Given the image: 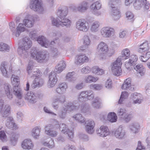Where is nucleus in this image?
I'll return each instance as SVG.
<instances>
[{"label":"nucleus","instance_id":"nucleus-1","mask_svg":"<svg viewBox=\"0 0 150 150\" xmlns=\"http://www.w3.org/2000/svg\"><path fill=\"white\" fill-rule=\"evenodd\" d=\"M32 45V42L28 37L24 38L22 43L18 49V53L24 58L28 57L29 55L28 50Z\"/></svg>","mask_w":150,"mask_h":150},{"label":"nucleus","instance_id":"nucleus-2","mask_svg":"<svg viewBox=\"0 0 150 150\" xmlns=\"http://www.w3.org/2000/svg\"><path fill=\"white\" fill-rule=\"evenodd\" d=\"M31 57L40 63L47 61L48 59L47 52L46 51L38 52L35 48H33L30 53Z\"/></svg>","mask_w":150,"mask_h":150},{"label":"nucleus","instance_id":"nucleus-3","mask_svg":"<svg viewBox=\"0 0 150 150\" xmlns=\"http://www.w3.org/2000/svg\"><path fill=\"white\" fill-rule=\"evenodd\" d=\"M94 98V92L91 90L84 91L80 92L78 96L77 100L81 102L92 100Z\"/></svg>","mask_w":150,"mask_h":150},{"label":"nucleus","instance_id":"nucleus-4","mask_svg":"<svg viewBox=\"0 0 150 150\" xmlns=\"http://www.w3.org/2000/svg\"><path fill=\"white\" fill-rule=\"evenodd\" d=\"M122 64V57L119 56L111 65V70L114 75L118 76L121 74V67Z\"/></svg>","mask_w":150,"mask_h":150},{"label":"nucleus","instance_id":"nucleus-5","mask_svg":"<svg viewBox=\"0 0 150 150\" xmlns=\"http://www.w3.org/2000/svg\"><path fill=\"white\" fill-rule=\"evenodd\" d=\"M30 7L32 10L42 13L44 11L42 4L40 0H30Z\"/></svg>","mask_w":150,"mask_h":150},{"label":"nucleus","instance_id":"nucleus-6","mask_svg":"<svg viewBox=\"0 0 150 150\" xmlns=\"http://www.w3.org/2000/svg\"><path fill=\"white\" fill-rule=\"evenodd\" d=\"M4 100H0V113L1 114L2 117L6 118L11 114V109L9 105H4Z\"/></svg>","mask_w":150,"mask_h":150},{"label":"nucleus","instance_id":"nucleus-7","mask_svg":"<svg viewBox=\"0 0 150 150\" xmlns=\"http://www.w3.org/2000/svg\"><path fill=\"white\" fill-rule=\"evenodd\" d=\"M100 35L104 38H110L114 36L115 34L114 29L110 26L103 27L100 31Z\"/></svg>","mask_w":150,"mask_h":150},{"label":"nucleus","instance_id":"nucleus-8","mask_svg":"<svg viewBox=\"0 0 150 150\" xmlns=\"http://www.w3.org/2000/svg\"><path fill=\"white\" fill-rule=\"evenodd\" d=\"M76 27L78 30L86 32L89 28L88 23L83 19H79L76 23Z\"/></svg>","mask_w":150,"mask_h":150},{"label":"nucleus","instance_id":"nucleus-9","mask_svg":"<svg viewBox=\"0 0 150 150\" xmlns=\"http://www.w3.org/2000/svg\"><path fill=\"white\" fill-rule=\"evenodd\" d=\"M37 41L42 46L46 48H48L49 46L52 47L53 45L55 44V42L54 41L50 43L45 37L42 35L39 36L37 38Z\"/></svg>","mask_w":150,"mask_h":150},{"label":"nucleus","instance_id":"nucleus-10","mask_svg":"<svg viewBox=\"0 0 150 150\" xmlns=\"http://www.w3.org/2000/svg\"><path fill=\"white\" fill-rule=\"evenodd\" d=\"M117 5L112 4V2L111 1L108 2V5L111 8V16L113 19L115 20H118L121 16V14L119 10L115 7Z\"/></svg>","mask_w":150,"mask_h":150},{"label":"nucleus","instance_id":"nucleus-11","mask_svg":"<svg viewBox=\"0 0 150 150\" xmlns=\"http://www.w3.org/2000/svg\"><path fill=\"white\" fill-rule=\"evenodd\" d=\"M65 101L66 97L64 95L56 96L53 98L52 105L54 109L57 110L59 108L58 103L62 104Z\"/></svg>","mask_w":150,"mask_h":150},{"label":"nucleus","instance_id":"nucleus-12","mask_svg":"<svg viewBox=\"0 0 150 150\" xmlns=\"http://www.w3.org/2000/svg\"><path fill=\"white\" fill-rule=\"evenodd\" d=\"M8 69L9 72H11L12 67L11 64L10 63L6 62H3L1 64V70L2 75L6 78L9 77L8 73L7 70Z\"/></svg>","mask_w":150,"mask_h":150},{"label":"nucleus","instance_id":"nucleus-13","mask_svg":"<svg viewBox=\"0 0 150 150\" xmlns=\"http://www.w3.org/2000/svg\"><path fill=\"white\" fill-rule=\"evenodd\" d=\"M144 5V9L145 10L149 9L150 4L146 0H136L133 4L134 8L137 9H140Z\"/></svg>","mask_w":150,"mask_h":150},{"label":"nucleus","instance_id":"nucleus-14","mask_svg":"<svg viewBox=\"0 0 150 150\" xmlns=\"http://www.w3.org/2000/svg\"><path fill=\"white\" fill-rule=\"evenodd\" d=\"M97 50L99 54L103 56L108 52V46L106 43L102 41L97 46Z\"/></svg>","mask_w":150,"mask_h":150},{"label":"nucleus","instance_id":"nucleus-15","mask_svg":"<svg viewBox=\"0 0 150 150\" xmlns=\"http://www.w3.org/2000/svg\"><path fill=\"white\" fill-rule=\"evenodd\" d=\"M56 75V74L53 71L51 72L50 74L47 84L48 88H52L56 84L57 81Z\"/></svg>","mask_w":150,"mask_h":150},{"label":"nucleus","instance_id":"nucleus-16","mask_svg":"<svg viewBox=\"0 0 150 150\" xmlns=\"http://www.w3.org/2000/svg\"><path fill=\"white\" fill-rule=\"evenodd\" d=\"M88 7V3L85 1L80 3L78 6H73L71 7V9L75 11H79L81 13H84L86 11Z\"/></svg>","mask_w":150,"mask_h":150},{"label":"nucleus","instance_id":"nucleus-17","mask_svg":"<svg viewBox=\"0 0 150 150\" xmlns=\"http://www.w3.org/2000/svg\"><path fill=\"white\" fill-rule=\"evenodd\" d=\"M138 57L137 55L135 54L132 55L129 59L125 62V67L129 71L131 70V67L135 64V63L137 61Z\"/></svg>","mask_w":150,"mask_h":150},{"label":"nucleus","instance_id":"nucleus-18","mask_svg":"<svg viewBox=\"0 0 150 150\" xmlns=\"http://www.w3.org/2000/svg\"><path fill=\"white\" fill-rule=\"evenodd\" d=\"M89 61V58L86 56L85 54L81 53L76 56L75 62L78 65H81Z\"/></svg>","mask_w":150,"mask_h":150},{"label":"nucleus","instance_id":"nucleus-19","mask_svg":"<svg viewBox=\"0 0 150 150\" xmlns=\"http://www.w3.org/2000/svg\"><path fill=\"white\" fill-rule=\"evenodd\" d=\"M97 135L101 137H105L109 135L110 132L106 126L102 125L96 131Z\"/></svg>","mask_w":150,"mask_h":150},{"label":"nucleus","instance_id":"nucleus-20","mask_svg":"<svg viewBox=\"0 0 150 150\" xmlns=\"http://www.w3.org/2000/svg\"><path fill=\"white\" fill-rule=\"evenodd\" d=\"M60 130L62 133L65 134H67L70 139H72L74 137V132L73 131L70 130L67 125L64 123L60 125Z\"/></svg>","mask_w":150,"mask_h":150},{"label":"nucleus","instance_id":"nucleus-21","mask_svg":"<svg viewBox=\"0 0 150 150\" xmlns=\"http://www.w3.org/2000/svg\"><path fill=\"white\" fill-rule=\"evenodd\" d=\"M67 87V84L65 82L60 83L58 85L55 91L60 95L64 94L66 92Z\"/></svg>","mask_w":150,"mask_h":150},{"label":"nucleus","instance_id":"nucleus-22","mask_svg":"<svg viewBox=\"0 0 150 150\" xmlns=\"http://www.w3.org/2000/svg\"><path fill=\"white\" fill-rule=\"evenodd\" d=\"M25 100L31 103H36L38 99L37 97L32 92H28L25 96Z\"/></svg>","mask_w":150,"mask_h":150},{"label":"nucleus","instance_id":"nucleus-23","mask_svg":"<svg viewBox=\"0 0 150 150\" xmlns=\"http://www.w3.org/2000/svg\"><path fill=\"white\" fill-rule=\"evenodd\" d=\"M134 104H140L143 101L142 95L140 93L135 92L132 94Z\"/></svg>","mask_w":150,"mask_h":150},{"label":"nucleus","instance_id":"nucleus-24","mask_svg":"<svg viewBox=\"0 0 150 150\" xmlns=\"http://www.w3.org/2000/svg\"><path fill=\"white\" fill-rule=\"evenodd\" d=\"M44 82V80L41 77H36L33 80L31 87L33 89L41 87L43 84Z\"/></svg>","mask_w":150,"mask_h":150},{"label":"nucleus","instance_id":"nucleus-25","mask_svg":"<svg viewBox=\"0 0 150 150\" xmlns=\"http://www.w3.org/2000/svg\"><path fill=\"white\" fill-rule=\"evenodd\" d=\"M131 79L130 78H128L126 79L122 85V89L124 90H130L131 91L134 90V88L131 85Z\"/></svg>","mask_w":150,"mask_h":150},{"label":"nucleus","instance_id":"nucleus-26","mask_svg":"<svg viewBox=\"0 0 150 150\" xmlns=\"http://www.w3.org/2000/svg\"><path fill=\"white\" fill-rule=\"evenodd\" d=\"M6 125L8 128L13 130H16L18 128L16 125L14 123V120L11 117H8Z\"/></svg>","mask_w":150,"mask_h":150},{"label":"nucleus","instance_id":"nucleus-27","mask_svg":"<svg viewBox=\"0 0 150 150\" xmlns=\"http://www.w3.org/2000/svg\"><path fill=\"white\" fill-rule=\"evenodd\" d=\"M125 132V130L122 127L120 126L115 131L114 135L115 137L119 139L123 138Z\"/></svg>","mask_w":150,"mask_h":150},{"label":"nucleus","instance_id":"nucleus-28","mask_svg":"<svg viewBox=\"0 0 150 150\" xmlns=\"http://www.w3.org/2000/svg\"><path fill=\"white\" fill-rule=\"evenodd\" d=\"M22 146L24 149L29 150L33 149V144L31 140L25 139L22 143Z\"/></svg>","mask_w":150,"mask_h":150},{"label":"nucleus","instance_id":"nucleus-29","mask_svg":"<svg viewBox=\"0 0 150 150\" xmlns=\"http://www.w3.org/2000/svg\"><path fill=\"white\" fill-rule=\"evenodd\" d=\"M65 106L67 111L71 112L72 111L77 110L79 109V105H75L73 103L70 102L66 103Z\"/></svg>","mask_w":150,"mask_h":150},{"label":"nucleus","instance_id":"nucleus-30","mask_svg":"<svg viewBox=\"0 0 150 150\" xmlns=\"http://www.w3.org/2000/svg\"><path fill=\"white\" fill-rule=\"evenodd\" d=\"M11 90V87L10 85L8 83H6L4 85V90L5 93L8 98L10 100H11L13 97L12 94L10 92Z\"/></svg>","mask_w":150,"mask_h":150},{"label":"nucleus","instance_id":"nucleus-31","mask_svg":"<svg viewBox=\"0 0 150 150\" xmlns=\"http://www.w3.org/2000/svg\"><path fill=\"white\" fill-rule=\"evenodd\" d=\"M13 93L18 98L21 99L22 97V92L18 86H14L13 88Z\"/></svg>","mask_w":150,"mask_h":150},{"label":"nucleus","instance_id":"nucleus-32","mask_svg":"<svg viewBox=\"0 0 150 150\" xmlns=\"http://www.w3.org/2000/svg\"><path fill=\"white\" fill-rule=\"evenodd\" d=\"M65 78L69 82H74L77 79V77L74 72H69L67 74Z\"/></svg>","mask_w":150,"mask_h":150},{"label":"nucleus","instance_id":"nucleus-33","mask_svg":"<svg viewBox=\"0 0 150 150\" xmlns=\"http://www.w3.org/2000/svg\"><path fill=\"white\" fill-rule=\"evenodd\" d=\"M34 19L32 16H29L28 18L25 19L23 20L24 25L27 27L31 28L34 25Z\"/></svg>","mask_w":150,"mask_h":150},{"label":"nucleus","instance_id":"nucleus-34","mask_svg":"<svg viewBox=\"0 0 150 150\" xmlns=\"http://www.w3.org/2000/svg\"><path fill=\"white\" fill-rule=\"evenodd\" d=\"M129 127L132 133L136 134L138 132L140 125L137 122H133L130 124Z\"/></svg>","mask_w":150,"mask_h":150},{"label":"nucleus","instance_id":"nucleus-35","mask_svg":"<svg viewBox=\"0 0 150 150\" xmlns=\"http://www.w3.org/2000/svg\"><path fill=\"white\" fill-rule=\"evenodd\" d=\"M134 68L137 73L140 74L141 76L144 75L145 71L144 67L142 65L139 64H135Z\"/></svg>","mask_w":150,"mask_h":150},{"label":"nucleus","instance_id":"nucleus-36","mask_svg":"<svg viewBox=\"0 0 150 150\" xmlns=\"http://www.w3.org/2000/svg\"><path fill=\"white\" fill-rule=\"evenodd\" d=\"M19 137V135L18 134L13 132L11 134L9 137L12 145L15 146L16 144Z\"/></svg>","mask_w":150,"mask_h":150},{"label":"nucleus","instance_id":"nucleus-37","mask_svg":"<svg viewBox=\"0 0 150 150\" xmlns=\"http://www.w3.org/2000/svg\"><path fill=\"white\" fill-rule=\"evenodd\" d=\"M41 128L40 126H36L33 128L31 131L32 136L35 139L38 138L40 136Z\"/></svg>","mask_w":150,"mask_h":150},{"label":"nucleus","instance_id":"nucleus-38","mask_svg":"<svg viewBox=\"0 0 150 150\" xmlns=\"http://www.w3.org/2000/svg\"><path fill=\"white\" fill-rule=\"evenodd\" d=\"M61 26L62 27H66L67 28H70L71 25V20L66 18H61Z\"/></svg>","mask_w":150,"mask_h":150},{"label":"nucleus","instance_id":"nucleus-39","mask_svg":"<svg viewBox=\"0 0 150 150\" xmlns=\"http://www.w3.org/2000/svg\"><path fill=\"white\" fill-rule=\"evenodd\" d=\"M42 74L40 71L38 69H34L32 71L28 74L30 77L33 78L41 77Z\"/></svg>","mask_w":150,"mask_h":150},{"label":"nucleus","instance_id":"nucleus-40","mask_svg":"<svg viewBox=\"0 0 150 150\" xmlns=\"http://www.w3.org/2000/svg\"><path fill=\"white\" fill-rule=\"evenodd\" d=\"M65 62L63 61H60L56 67L55 70V72L57 73L61 72L66 67Z\"/></svg>","mask_w":150,"mask_h":150},{"label":"nucleus","instance_id":"nucleus-41","mask_svg":"<svg viewBox=\"0 0 150 150\" xmlns=\"http://www.w3.org/2000/svg\"><path fill=\"white\" fill-rule=\"evenodd\" d=\"M43 145L48 147L49 149H52L55 147V144L53 139L50 138L49 140L43 142L42 143Z\"/></svg>","mask_w":150,"mask_h":150},{"label":"nucleus","instance_id":"nucleus-42","mask_svg":"<svg viewBox=\"0 0 150 150\" xmlns=\"http://www.w3.org/2000/svg\"><path fill=\"white\" fill-rule=\"evenodd\" d=\"M100 23L98 21H96L93 22L91 24L90 30L93 33L97 32L99 30Z\"/></svg>","mask_w":150,"mask_h":150},{"label":"nucleus","instance_id":"nucleus-43","mask_svg":"<svg viewBox=\"0 0 150 150\" xmlns=\"http://www.w3.org/2000/svg\"><path fill=\"white\" fill-rule=\"evenodd\" d=\"M67 110L66 108L63 107L59 112L58 113V117L61 119H65L66 117L67 113Z\"/></svg>","mask_w":150,"mask_h":150},{"label":"nucleus","instance_id":"nucleus-44","mask_svg":"<svg viewBox=\"0 0 150 150\" xmlns=\"http://www.w3.org/2000/svg\"><path fill=\"white\" fill-rule=\"evenodd\" d=\"M101 102L98 97L95 98L91 103V105L93 107L97 109L100 108L101 107Z\"/></svg>","mask_w":150,"mask_h":150},{"label":"nucleus","instance_id":"nucleus-45","mask_svg":"<svg viewBox=\"0 0 150 150\" xmlns=\"http://www.w3.org/2000/svg\"><path fill=\"white\" fill-rule=\"evenodd\" d=\"M122 56H120L122 57V58H124L125 59H127L130 57V52L129 50L127 48L123 49L121 52Z\"/></svg>","mask_w":150,"mask_h":150},{"label":"nucleus","instance_id":"nucleus-46","mask_svg":"<svg viewBox=\"0 0 150 150\" xmlns=\"http://www.w3.org/2000/svg\"><path fill=\"white\" fill-rule=\"evenodd\" d=\"M101 3L100 1H99L93 3L91 5L90 8L92 10H98L101 8Z\"/></svg>","mask_w":150,"mask_h":150},{"label":"nucleus","instance_id":"nucleus-47","mask_svg":"<svg viewBox=\"0 0 150 150\" xmlns=\"http://www.w3.org/2000/svg\"><path fill=\"white\" fill-rule=\"evenodd\" d=\"M98 79L97 77H94L92 75H88L84 79V82L86 83H91L96 82Z\"/></svg>","mask_w":150,"mask_h":150},{"label":"nucleus","instance_id":"nucleus-48","mask_svg":"<svg viewBox=\"0 0 150 150\" xmlns=\"http://www.w3.org/2000/svg\"><path fill=\"white\" fill-rule=\"evenodd\" d=\"M149 49V47L148 43L145 42L140 45V47L138 51L139 52L143 53L144 52L148 51Z\"/></svg>","mask_w":150,"mask_h":150},{"label":"nucleus","instance_id":"nucleus-49","mask_svg":"<svg viewBox=\"0 0 150 150\" xmlns=\"http://www.w3.org/2000/svg\"><path fill=\"white\" fill-rule=\"evenodd\" d=\"M73 118L77 122L81 123H84L85 122V119L80 113L77 114L73 116Z\"/></svg>","mask_w":150,"mask_h":150},{"label":"nucleus","instance_id":"nucleus-50","mask_svg":"<svg viewBox=\"0 0 150 150\" xmlns=\"http://www.w3.org/2000/svg\"><path fill=\"white\" fill-rule=\"evenodd\" d=\"M81 113H86L89 111L88 105L86 103H82L80 106H79V108Z\"/></svg>","mask_w":150,"mask_h":150},{"label":"nucleus","instance_id":"nucleus-51","mask_svg":"<svg viewBox=\"0 0 150 150\" xmlns=\"http://www.w3.org/2000/svg\"><path fill=\"white\" fill-rule=\"evenodd\" d=\"M108 120L111 122H115L117 121V117L114 112H110L107 116Z\"/></svg>","mask_w":150,"mask_h":150},{"label":"nucleus","instance_id":"nucleus-52","mask_svg":"<svg viewBox=\"0 0 150 150\" xmlns=\"http://www.w3.org/2000/svg\"><path fill=\"white\" fill-rule=\"evenodd\" d=\"M16 31L15 34L16 37H18L20 35L21 32L24 31L25 28L23 26L22 23H20L16 28Z\"/></svg>","mask_w":150,"mask_h":150},{"label":"nucleus","instance_id":"nucleus-53","mask_svg":"<svg viewBox=\"0 0 150 150\" xmlns=\"http://www.w3.org/2000/svg\"><path fill=\"white\" fill-rule=\"evenodd\" d=\"M51 21L52 25L57 27L61 26V20L58 17L57 18L52 17L51 18Z\"/></svg>","mask_w":150,"mask_h":150},{"label":"nucleus","instance_id":"nucleus-54","mask_svg":"<svg viewBox=\"0 0 150 150\" xmlns=\"http://www.w3.org/2000/svg\"><path fill=\"white\" fill-rule=\"evenodd\" d=\"M142 53V55L139 58L143 62H146L150 58V52H147L146 53L144 52Z\"/></svg>","mask_w":150,"mask_h":150},{"label":"nucleus","instance_id":"nucleus-55","mask_svg":"<svg viewBox=\"0 0 150 150\" xmlns=\"http://www.w3.org/2000/svg\"><path fill=\"white\" fill-rule=\"evenodd\" d=\"M12 84L14 86H18L19 84V77L14 75H12L11 77Z\"/></svg>","mask_w":150,"mask_h":150},{"label":"nucleus","instance_id":"nucleus-56","mask_svg":"<svg viewBox=\"0 0 150 150\" xmlns=\"http://www.w3.org/2000/svg\"><path fill=\"white\" fill-rule=\"evenodd\" d=\"M9 50L10 47L8 45L3 42L0 43V51L8 52Z\"/></svg>","mask_w":150,"mask_h":150},{"label":"nucleus","instance_id":"nucleus-57","mask_svg":"<svg viewBox=\"0 0 150 150\" xmlns=\"http://www.w3.org/2000/svg\"><path fill=\"white\" fill-rule=\"evenodd\" d=\"M67 11L66 9L64 10H59L57 12V14L58 17H59L60 19L62 18H65L67 14Z\"/></svg>","mask_w":150,"mask_h":150},{"label":"nucleus","instance_id":"nucleus-58","mask_svg":"<svg viewBox=\"0 0 150 150\" xmlns=\"http://www.w3.org/2000/svg\"><path fill=\"white\" fill-rule=\"evenodd\" d=\"M103 88V85L102 84H91L90 86V89L95 90H100Z\"/></svg>","mask_w":150,"mask_h":150},{"label":"nucleus","instance_id":"nucleus-59","mask_svg":"<svg viewBox=\"0 0 150 150\" xmlns=\"http://www.w3.org/2000/svg\"><path fill=\"white\" fill-rule=\"evenodd\" d=\"M129 95L128 93L126 91L122 92L119 100L118 103L119 104L121 103L124 99L127 98L128 97Z\"/></svg>","mask_w":150,"mask_h":150},{"label":"nucleus","instance_id":"nucleus-60","mask_svg":"<svg viewBox=\"0 0 150 150\" xmlns=\"http://www.w3.org/2000/svg\"><path fill=\"white\" fill-rule=\"evenodd\" d=\"M53 125L51 124H48L46 125L44 128L45 134L49 135V132H50V131H51L52 129H53Z\"/></svg>","mask_w":150,"mask_h":150},{"label":"nucleus","instance_id":"nucleus-61","mask_svg":"<svg viewBox=\"0 0 150 150\" xmlns=\"http://www.w3.org/2000/svg\"><path fill=\"white\" fill-rule=\"evenodd\" d=\"M34 69H35L34 68L33 62V61H30L29 62L27 68V70L28 74L32 71Z\"/></svg>","mask_w":150,"mask_h":150},{"label":"nucleus","instance_id":"nucleus-62","mask_svg":"<svg viewBox=\"0 0 150 150\" xmlns=\"http://www.w3.org/2000/svg\"><path fill=\"white\" fill-rule=\"evenodd\" d=\"M0 139L3 142H6L7 140V137L4 130L0 131Z\"/></svg>","mask_w":150,"mask_h":150},{"label":"nucleus","instance_id":"nucleus-63","mask_svg":"<svg viewBox=\"0 0 150 150\" xmlns=\"http://www.w3.org/2000/svg\"><path fill=\"white\" fill-rule=\"evenodd\" d=\"M92 125L91 126H85L86 130L87 132L89 134H92L93 133L94 130V128L95 126H93V125H92L93 123H91Z\"/></svg>","mask_w":150,"mask_h":150},{"label":"nucleus","instance_id":"nucleus-64","mask_svg":"<svg viewBox=\"0 0 150 150\" xmlns=\"http://www.w3.org/2000/svg\"><path fill=\"white\" fill-rule=\"evenodd\" d=\"M83 44L88 47L91 44V40L89 37L88 35H85L84 37Z\"/></svg>","mask_w":150,"mask_h":150}]
</instances>
